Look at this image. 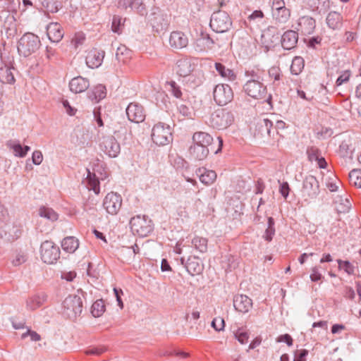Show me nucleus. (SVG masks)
Here are the masks:
<instances>
[{
    "instance_id": "9d476101",
    "label": "nucleus",
    "mask_w": 361,
    "mask_h": 361,
    "mask_svg": "<svg viewBox=\"0 0 361 361\" xmlns=\"http://www.w3.org/2000/svg\"><path fill=\"white\" fill-rule=\"evenodd\" d=\"M245 92L250 97L260 99L264 98L267 93V87L259 80L250 79L243 87Z\"/></svg>"
},
{
    "instance_id": "774afa93",
    "label": "nucleus",
    "mask_w": 361,
    "mask_h": 361,
    "mask_svg": "<svg viewBox=\"0 0 361 361\" xmlns=\"http://www.w3.org/2000/svg\"><path fill=\"white\" fill-rule=\"evenodd\" d=\"M27 336H30V338L33 341H38L41 339V336L39 334H38L37 332L32 331L30 329H28L27 332L22 334V338H25Z\"/></svg>"
},
{
    "instance_id": "6e6d98bb",
    "label": "nucleus",
    "mask_w": 361,
    "mask_h": 361,
    "mask_svg": "<svg viewBox=\"0 0 361 361\" xmlns=\"http://www.w3.org/2000/svg\"><path fill=\"white\" fill-rule=\"evenodd\" d=\"M129 52V50L127 49V47L124 45H121L117 48L116 52V59L118 61H123L124 59L122 57L123 55H127Z\"/></svg>"
},
{
    "instance_id": "ddd939ff",
    "label": "nucleus",
    "mask_w": 361,
    "mask_h": 361,
    "mask_svg": "<svg viewBox=\"0 0 361 361\" xmlns=\"http://www.w3.org/2000/svg\"><path fill=\"white\" fill-rule=\"evenodd\" d=\"M152 16L151 24L156 32L160 33L168 29L171 20L170 15L159 11L158 12H154Z\"/></svg>"
},
{
    "instance_id": "13d9d810",
    "label": "nucleus",
    "mask_w": 361,
    "mask_h": 361,
    "mask_svg": "<svg viewBox=\"0 0 361 361\" xmlns=\"http://www.w3.org/2000/svg\"><path fill=\"white\" fill-rule=\"evenodd\" d=\"M308 353L309 352L306 349L295 350L294 361H306V357L308 355Z\"/></svg>"
},
{
    "instance_id": "a878e982",
    "label": "nucleus",
    "mask_w": 361,
    "mask_h": 361,
    "mask_svg": "<svg viewBox=\"0 0 361 361\" xmlns=\"http://www.w3.org/2000/svg\"><path fill=\"white\" fill-rule=\"evenodd\" d=\"M274 126V121L269 118L260 119L256 126V130L258 133L262 136L267 135L272 137V128Z\"/></svg>"
},
{
    "instance_id": "3c124183",
    "label": "nucleus",
    "mask_w": 361,
    "mask_h": 361,
    "mask_svg": "<svg viewBox=\"0 0 361 361\" xmlns=\"http://www.w3.org/2000/svg\"><path fill=\"white\" fill-rule=\"evenodd\" d=\"M341 202L337 205L336 209L340 213H345L349 211L351 207V203L348 198L343 200L341 198Z\"/></svg>"
},
{
    "instance_id": "7ed1b4c3",
    "label": "nucleus",
    "mask_w": 361,
    "mask_h": 361,
    "mask_svg": "<svg viewBox=\"0 0 361 361\" xmlns=\"http://www.w3.org/2000/svg\"><path fill=\"white\" fill-rule=\"evenodd\" d=\"M40 46V40L38 36L30 32L23 35L18 44V51L25 57L35 53Z\"/></svg>"
},
{
    "instance_id": "412c9836",
    "label": "nucleus",
    "mask_w": 361,
    "mask_h": 361,
    "mask_svg": "<svg viewBox=\"0 0 361 361\" xmlns=\"http://www.w3.org/2000/svg\"><path fill=\"white\" fill-rule=\"evenodd\" d=\"M0 18L2 21V27L8 35H12L16 31V18L12 13L8 11H2L0 13Z\"/></svg>"
},
{
    "instance_id": "58836bf2",
    "label": "nucleus",
    "mask_w": 361,
    "mask_h": 361,
    "mask_svg": "<svg viewBox=\"0 0 361 361\" xmlns=\"http://www.w3.org/2000/svg\"><path fill=\"white\" fill-rule=\"evenodd\" d=\"M87 171V181L90 188V190H92L96 195H98L100 192L99 180L94 173H92L88 169Z\"/></svg>"
},
{
    "instance_id": "dca6fc26",
    "label": "nucleus",
    "mask_w": 361,
    "mask_h": 361,
    "mask_svg": "<svg viewBox=\"0 0 361 361\" xmlns=\"http://www.w3.org/2000/svg\"><path fill=\"white\" fill-rule=\"evenodd\" d=\"M169 45L173 49H182L185 48L189 43L188 35L182 31H173L169 36Z\"/></svg>"
},
{
    "instance_id": "20e7f679",
    "label": "nucleus",
    "mask_w": 361,
    "mask_h": 361,
    "mask_svg": "<svg viewBox=\"0 0 361 361\" xmlns=\"http://www.w3.org/2000/svg\"><path fill=\"white\" fill-rule=\"evenodd\" d=\"M131 231L140 237L148 235L153 231L152 220L145 215H137L131 218L130 221Z\"/></svg>"
},
{
    "instance_id": "79ce46f5",
    "label": "nucleus",
    "mask_w": 361,
    "mask_h": 361,
    "mask_svg": "<svg viewBox=\"0 0 361 361\" xmlns=\"http://www.w3.org/2000/svg\"><path fill=\"white\" fill-rule=\"evenodd\" d=\"M216 178V173L212 170H204L200 176V181L205 185H211Z\"/></svg>"
},
{
    "instance_id": "2f4dec72",
    "label": "nucleus",
    "mask_w": 361,
    "mask_h": 361,
    "mask_svg": "<svg viewBox=\"0 0 361 361\" xmlns=\"http://www.w3.org/2000/svg\"><path fill=\"white\" fill-rule=\"evenodd\" d=\"M0 81L3 83L11 84L15 82L14 75L11 67L4 63H0Z\"/></svg>"
},
{
    "instance_id": "4468645a",
    "label": "nucleus",
    "mask_w": 361,
    "mask_h": 361,
    "mask_svg": "<svg viewBox=\"0 0 361 361\" xmlns=\"http://www.w3.org/2000/svg\"><path fill=\"white\" fill-rule=\"evenodd\" d=\"M126 115L130 121L139 123L145 118V112L142 105L136 102L130 103L126 108Z\"/></svg>"
},
{
    "instance_id": "393cba45",
    "label": "nucleus",
    "mask_w": 361,
    "mask_h": 361,
    "mask_svg": "<svg viewBox=\"0 0 361 361\" xmlns=\"http://www.w3.org/2000/svg\"><path fill=\"white\" fill-rule=\"evenodd\" d=\"M298 40V32L288 30L281 36V45L284 49L290 50L296 46Z\"/></svg>"
},
{
    "instance_id": "6ab92c4d",
    "label": "nucleus",
    "mask_w": 361,
    "mask_h": 361,
    "mask_svg": "<svg viewBox=\"0 0 361 361\" xmlns=\"http://www.w3.org/2000/svg\"><path fill=\"white\" fill-rule=\"evenodd\" d=\"M118 8L123 9L130 8L136 11L141 16L147 13V10L143 0H119L118 3Z\"/></svg>"
},
{
    "instance_id": "603ef678",
    "label": "nucleus",
    "mask_w": 361,
    "mask_h": 361,
    "mask_svg": "<svg viewBox=\"0 0 361 361\" xmlns=\"http://www.w3.org/2000/svg\"><path fill=\"white\" fill-rule=\"evenodd\" d=\"M169 85V91L172 93V94L176 98H180L182 95V92L180 87L176 84L174 81H171L168 82Z\"/></svg>"
},
{
    "instance_id": "bb28decb",
    "label": "nucleus",
    "mask_w": 361,
    "mask_h": 361,
    "mask_svg": "<svg viewBox=\"0 0 361 361\" xmlns=\"http://www.w3.org/2000/svg\"><path fill=\"white\" fill-rule=\"evenodd\" d=\"M191 62L187 59H181L176 63V73L181 77H185L192 71Z\"/></svg>"
},
{
    "instance_id": "9b49d317",
    "label": "nucleus",
    "mask_w": 361,
    "mask_h": 361,
    "mask_svg": "<svg viewBox=\"0 0 361 361\" xmlns=\"http://www.w3.org/2000/svg\"><path fill=\"white\" fill-rule=\"evenodd\" d=\"M121 205V196L114 192L108 193L103 201L104 208L107 213L111 215L116 214L120 210Z\"/></svg>"
},
{
    "instance_id": "c03bdc74",
    "label": "nucleus",
    "mask_w": 361,
    "mask_h": 361,
    "mask_svg": "<svg viewBox=\"0 0 361 361\" xmlns=\"http://www.w3.org/2000/svg\"><path fill=\"white\" fill-rule=\"evenodd\" d=\"M349 180L350 184L357 188H361V171L353 169L349 173Z\"/></svg>"
},
{
    "instance_id": "37998d69",
    "label": "nucleus",
    "mask_w": 361,
    "mask_h": 361,
    "mask_svg": "<svg viewBox=\"0 0 361 361\" xmlns=\"http://www.w3.org/2000/svg\"><path fill=\"white\" fill-rule=\"evenodd\" d=\"M79 240L74 236H68L61 241V248H78Z\"/></svg>"
},
{
    "instance_id": "f3484780",
    "label": "nucleus",
    "mask_w": 361,
    "mask_h": 361,
    "mask_svg": "<svg viewBox=\"0 0 361 361\" xmlns=\"http://www.w3.org/2000/svg\"><path fill=\"white\" fill-rule=\"evenodd\" d=\"M315 27V20L310 16H305L298 19L296 29L302 35H310L314 32Z\"/></svg>"
},
{
    "instance_id": "8fccbe9b",
    "label": "nucleus",
    "mask_w": 361,
    "mask_h": 361,
    "mask_svg": "<svg viewBox=\"0 0 361 361\" xmlns=\"http://www.w3.org/2000/svg\"><path fill=\"white\" fill-rule=\"evenodd\" d=\"M307 154L308 159L310 161H313L319 159V157L321 155V152L316 147H310L307 149Z\"/></svg>"
},
{
    "instance_id": "49530a36",
    "label": "nucleus",
    "mask_w": 361,
    "mask_h": 361,
    "mask_svg": "<svg viewBox=\"0 0 361 361\" xmlns=\"http://www.w3.org/2000/svg\"><path fill=\"white\" fill-rule=\"evenodd\" d=\"M235 338L241 343L245 344L247 343L249 339V333L243 329H238L235 333Z\"/></svg>"
},
{
    "instance_id": "de8ad7c7",
    "label": "nucleus",
    "mask_w": 361,
    "mask_h": 361,
    "mask_svg": "<svg viewBox=\"0 0 361 361\" xmlns=\"http://www.w3.org/2000/svg\"><path fill=\"white\" fill-rule=\"evenodd\" d=\"M125 20L118 16H114L112 19L111 29L114 32L120 33L121 27L123 26Z\"/></svg>"
},
{
    "instance_id": "f03ea898",
    "label": "nucleus",
    "mask_w": 361,
    "mask_h": 361,
    "mask_svg": "<svg viewBox=\"0 0 361 361\" xmlns=\"http://www.w3.org/2000/svg\"><path fill=\"white\" fill-rule=\"evenodd\" d=\"M234 120L235 116L232 111L226 109H219L212 114L209 122L212 128L224 130L231 126Z\"/></svg>"
},
{
    "instance_id": "052dcab7",
    "label": "nucleus",
    "mask_w": 361,
    "mask_h": 361,
    "mask_svg": "<svg viewBox=\"0 0 361 361\" xmlns=\"http://www.w3.org/2000/svg\"><path fill=\"white\" fill-rule=\"evenodd\" d=\"M106 350V348L104 346H96L87 349L85 353L89 355H99L105 352Z\"/></svg>"
},
{
    "instance_id": "a211bd4d",
    "label": "nucleus",
    "mask_w": 361,
    "mask_h": 361,
    "mask_svg": "<svg viewBox=\"0 0 361 361\" xmlns=\"http://www.w3.org/2000/svg\"><path fill=\"white\" fill-rule=\"evenodd\" d=\"M180 261L181 264L185 266L188 273L191 275L198 274L202 270V267L200 264V259L195 255L189 256L187 258L181 257Z\"/></svg>"
},
{
    "instance_id": "a19ab883",
    "label": "nucleus",
    "mask_w": 361,
    "mask_h": 361,
    "mask_svg": "<svg viewBox=\"0 0 361 361\" xmlns=\"http://www.w3.org/2000/svg\"><path fill=\"white\" fill-rule=\"evenodd\" d=\"M304 68V60L300 56H295L290 66V72L293 75H298Z\"/></svg>"
},
{
    "instance_id": "b1692460",
    "label": "nucleus",
    "mask_w": 361,
    "mask_h": 361,
    "mask_svg": "<svg viewBox=\"0 0 361 361\" xmlns=\"http://www.w3.org/2000/svg\"><path fill=\"white\" fill-rule=\"evenodd\" d=\"M89 86V80L82 76L73 78L69 82L70 90L75 94L85 92Z\"/></svg>"
},
{
    "instance_id": "338daca9",
    "label": "nucleus",
    "mask_w": 361,
    "mask_h": 361,
    "mask_svg": "<svg viewBox=\"0 0 361 361\" xmlns=\"http://www.w3.org/2000/svg\"><path fill=\"white\" fill-rule=\"evenodd\" d=\"M43 160V156L40 151L35 150L32 153V161L35 165H39Z\"/></svg>"
},
{
    "instance_id": "f257e3e1",
    "label": "nucleus",
    "mask_w": 361,
    "mask_h": 361,
    "mask_svg": "<svg viewBox=\"0 0 361 361\" xmlns=\"http://www.w3.org/2000/svg\"><path fill=\"white\" fill-rule=\"evenodd\" d=\"M192 145L189 148V154L195 160H204L209 153V147L213 142V137L205 132H196L192 135Z\"/></svg>"
},
{
    "instance_id": "423d86ee",
    "label": "nucleus",
    "mask_w": 361,
    "mask_h": 361,
    "mask_svg": "<svg viewBox=\"0 0 361 361\" xmlns=\"http://www.w3.org/2000/svg\"><path fill=\"white\" fill-rule=\"evenodd\" d=\"M210 27L216 32H227L232 25V21L228 14L224 11H218L211 16Z\"/></svg>"
},
{
    "instance_id": "e433bc0d",
    "label": "nucleus",
    "mask_w": 361,
    "mask_h": 361,
    "mask_svg": "<svg viewBox=\"0 0 361 361\" xmlns=\"http://www.w3.org/2000/svg\"><path fill=\"white\" fill-rule=\"evenodd\" d=\"M106 97V88L102 85H97L91 92H88V97L92 101L98 102Z\"/></svg>"
},
{
    "instance_id": "69168bd1",
    "label": "nucleus",
    "mask_w": 361,
    "mask_h": 361,
    "mask_svg": "<svg viewBox=\"0 0 361 361\" xmlns=\"http://www.w3.org/2000/svg\"><path fill=\"white\" fill-rule=\"evenodd\" d=\"M286 128V123L281 120H277L275 121L272 128V137L274 136L275 133L278 134L279 130H283Z\"/></svg>"
},
{
    "instance_id": "ea45409f",
    "label": "nucleus",
    "mask_w": 361,
    "mask_h": 361,
    "mask_svg": "<svg viewBox=\"0 0 361 361\" xmlns=\"http://www.w3.org/2000/svg\"><path fill=\"white\" fill-rule=\"evenodd\" d=\"M105 312V304L102 299L96 300L92 305L91 313L94 317H99Z\"/></svg>"
},
{
    "instance_id": "4d7b16f0",
    "label": "nucleus",
    "mask_w": 361,
    "mask_h": 361,
    "mask_svg": "<svg viewBox=\"0 0 361 361\" xmlns=\"http://www.w3.org/2000/svg\"><path fill=\"white\" fill-rule=\"evenodd\" d=\"M350 151L349 141L343 140L339 146V153L341 157H347Z\"/></svg>"
},
{
    "instance_id": "72a5a7b5",
    "label": "nucleus",
    "mask_w": 361,
    "mask_h": 361,
    "mask_svg": "<svg viewBox=\"0 0 361 361\" xmlns=\"http://www.w3.org/2000/svg\"><path fill=\"white\" fill-rule=\"evenodd\" d=\"M10 149H13V154L16 157H24L26 156L27 152L30 149L29 146H23L20 142L11 141L8 143Z\"/></svg>"
},
{
    "instance_id": "09e8293b",
    "label": "nucleus",
    "mask_w": 361,
    "mask_h": 361,
    "mask_svg": "<svg viewBox=\"0 0 361 361\" xmlns=\"http://www.w3.org/2000/svg\"><path fill=\"white\" fill-rule=\"evenodd\" d=\"M338 264L339 269H343L348 274H353L354 273V267L349 261L338 259Z\"/></svg>"
},
{
    "instance_id": "c85d7f7f",
    "label": "nucleus",
    "mask_w": 361,
    "mask_h": 361,
    "mask_svg": "<svg viewBox=\"0 0 361 361\" xmlns=\"http://www.w3.org/2000/svg\"><path fill=\"white\" fill-rule=\"evenodd\" d=\"M47 295L44 293L30 297L26 302L27 308L31 310H36L47 300Z\"/></svg>"
},
{
    "instance_id": "c9c22d12",
    "label": "nucleus",
    "mask_w": 361,
    "mask_h": 361,
    "mask_svg": "<svg viewBox=\"0 0 361 361\" xmlns=\"http://www.w3.org/2000/svg\"><path fill=\"white\" fill-rule=\"evenodd\" d=\"M38 214L40 217L47 219L51 222L56 221L58 218V214L51 208L42 206L38 210Z\"/></svg>"
},
{
    "instance_id": "5fc2aeb1",
    "label": "nucleus",
    "mask_w": 361,
    "mask_h": 361,
    "mask_svg": "<svg viewBox=\"0 0 361 361\" xmlns=\"http://www.w3.org/2000/svg\"><path fill=\"white\" fill-rule=\"evenodd\" d=\"M211 325L216 331H220L224 329V319L221 317L214 318Z\"/></svg>"
},
{
    "instance_id": "2eb2a0df",
    "label": "nucleus",
    "mask_w": 361,
    "mask_h": 361,
    "mask_svg": "<svg viewBox=\"0 0 361 361\" xmlns=\"http://www.w3.org/2000/svg\"><path fill=\"white\" fill-rule=\"evenodd\" d=\"M100 147L105 154L113 158L116 157L121 151L119 143L113 136L104 137Z\"/></svg>"
},
{
    "instance_id": "7c9ffc66",
    "label": "nucleus",
    "mask_w": 361,
    "mask_h": 361,
    "mask_svg": "<svg viewBox=\"0 0 361 361\" xmlns=\"http://www.w3.org/2000/svg\"><path fill=\"white\" fill-rule=\"evenodd\" d=\"M214 44V41L207 33H201L200 37L197 39L196 47L200 51H205L207 49H212Z\"/></svg>"
},
{
    "instance_id": "aec40b11",
    "label": "nucleus",
    "mask_w": 361,
    "mask_h": 361,
    "mask_svg": "<svg viewBox=\"0 0 361 361\" xmlns=\"http://www.w3.org/2000/svg\"><path fill=\"white\" fill-rule=\"evenodd\" d=\"M233 306L236 311L247 313L252 307V300L245 295H236L233 298Z\"/></svg>"
},
{
    "instance_id": "6e6552de",
    "label": "nucleus",
    "mask_w": 361,
    "mask_h": 361,
    "mask_svg": "<svg viewBox=\"0 0 361 361\" xmlns=\"http://www.w3.org/2000/svg\"><path fill=\"white\" fill-rule=\"evenodd\" d=\"M152 139L157 145L169 144L172 140L170 126L164 123L154 125L152 130Z\"/></svg>"
},
{
    "instance_id": "a18cd8bd",
    "label": "nucleus",
    "mask_w": 361,
    "mask_h": 361,
    "mask_svg": "<svg viewBox=\"0 0 361 361\" xmlns=\"http://www.w3.org/2000/svg\"><path fill=\"white\" fill-rule=\"evenodd\" d=\"M275 234L274 220L272 217H269L267 221V228L265 231L264 237L266 240L270 241L272 240Z\"/></svg>"
},
{
    "instance_id": "f704fd0d",
    "label": "nucleus",
    "mask_w": 361,
    "mask_h": 361,
    "mask_svg": "<svg viewBox=\"0 0 361 361\" xmlns=\"http://www.w3.org/2000/svg\"><path fill=\"white\" fill-rule=\"evenodd\" d=\"M341 20L342 16L339 13L336 11H331L326 17V23L328 26L334 30L338 28L341 25Z\"/></svg>"
},
{
    "instance_id": "4c0bfd02",
    "label": "nucleus",
    "mask_w": 361,
    "mask_h": 361,
    "mask_svg": "<svg viewBox=\"0 0 361 361\" xmlns=\"http://www.w3.org/2000/svg\"><path fill=\"white\" fill-rule=\"evenodd\" d=\"M273 18L280 23H286L290 16V11L286 7L275 11L272 13Z\"/></svg>"
},
{
    "instance_id": "4be33fe9",
    "label": "nucleus",
    "mask_w": 361,
    "mask_h": 361,
    "mask_svg": "<svg viewBox=\"0 0 361 361\" xmlns=\"http://www.w3.org/2000/svg\"><path fill=\"white\" fill-rule=\"evenodd\" d=\"M104 57V51H99L97 49L91 50L87 53L86 56V64L91 68H97L102 64Z\"/></svg>"
},
{
    "instance_id": "c756f323",
    "label": "nucleus",
    "mask_w": 361,
    "mask_h": 361,
    "mask_svg": "<svg viewBox=\"0 0 361 361\" xmlns=\"http://www.w3.org/2000/svg\"><path fill=\"white\" fill-rule=\"evenodd\" d=\"M276 28L274 27H269L264 30L262 35V40L266 47H269L276 43L279 39V36L275 35Z\"/></svg>"
},
{
    "instance_id": "5701e85b",
    "label": "nucleus",
    "mask_w": 361,
    "mask_h": 361,
    "mask_svg": "<svg viewBox=\"0 0 361 361\" xmlns=\"http://www.w3.org/2000/svg\"><path fill=\"white\" fill-rule=\"evenodd\" d=\"M47 33L49 39L53 42H59L63 37L64 32L58 23H50L47 26Z\"/></svg>"
},
{
    "instance_id": "1a4fd4ad",
    "label": "nucleus",
    "mask_w": 361,
    "mask_h": 361,
    "mask_svg": "<svg viewBox=\"0 0 361 361\" xmlns=\"http://www.w3.org/2000/svg\"><path fill=\"white\" fill-rule=\"evenodd\" d=\"M213 97L218 105L224 106L232 101L233 92L228 85L218 84L214 89Z\"/></svg>"
},
{
    "instance_id": "0eeeda50",
    "label": "nucleus",
    "mask_w": 361,
    "mask_h": 361,
    "mask_svg": "<svg viewBox=\"0 0 361 361\" xmlns=\"http://www.w3.org/2000/svg\"><path fill=\"white\" fill-rule=\"evenodd\" d=\"M302 196L304 201L310 202L319 194V185L317 179L312 175L306 176L303 180Z\"/></svg>"
},
{
    "instance_id": "e2e57ef3",
    "label": "nucleus",
    "mask_w": 361,
    "mask_h": 361,
    "mask_svg": "<svg viewBox=\"0 0 361 361\" xmlns=\"http://www.w3.org/2000/svg\"><path fill=\"white\" fill-rule=\"evenodd\" d=\"M276 342H278V343L283 342V343H286L288 346H291V345H293V340L292 337L290 336V335H289L288 334H285L281 335L279 337H277Z\"/></svg>"
},
{
    "instance_id": "39448f33",
    "label": "nucleus",
    "mask_w": 361,
    "mask_h": 361,
    "mask_svg": "<svg viewBox=\"0 0 361 361\" xmlns=\"http://www.w3.org/2000/svg\"><path fill=\"white\" fill-rule=\"evenodd\" d=\"M63 314L71 319L80 316L82 311V300L78 295H70L63 302Z\"/></svg>"
},
{
    "instance_id": "473e14b6",
    "label": "nucleus",
    "mask_w": 361,
    "mask_h": 361,
    "mask_svg": "<svg viewBox=\"0 0 361 361\" xmlns=\"http://www.w3.org/2000/svg\"><path fill=\"white\" fill-rule=\"evenodd\" d=\"M214 67L217 73L222 78H228L231 81H233L236 78V75L234 73L233 71L229 68H227L224 64L221 63L216 62L214 64Z\"/></svg>"
},
{
    "instance_id": "0e129e2a",
    "label": "nucleus",
    "mask_w": 361,
    "mask_h": 361,
    "mask_svg": "<svg viewBox=\"0 0 361 361\" xmlns=\"http://www.w3.org/2000/svg\"><path fill=\"white\" fill-rule=\"evenodd\" d=\"M323 279L322 274L319 271V268L314 267L312 269V273L310 274V279L312 281L317 282Z\"/></svg>"
},
{
    "instance_id": "cd10ccee",
    "label": "nucleus",
    "mask_w": 361,
    "mask_h": 361,
    "mask_svg": "<svg viewBox=\"0 0 361 361\" xmlns=\"http://www.w3.org/2000/svg\"><path fill=\"white\" fill-rule=\"evenodd\" d=\"M40 256L43 262L51 264L60 257V250H40Z\"/></svg>"
},
{
    "instance_id": "f8f14e48",
    "label": "nucleus",
    "mask_w": 361,
    "mask_h": 361,
    "mask_svg": "<svg viewBox=\"0 0 361 361\" xmlns=\"http://www.w3.org/2000/svg\"><path fill=\"white\" fill-rule=\"evenodd\" d=\"M22 233V226L18 223L6 224L1 228L0 237L4 241L12 242L18 239Z\"/></svg>"
},
{
    "instance_id": "680f3d73",
    "label": "nucleus",
    "mask_w": 361,
    "mask_h": 361,
    "mask_svg": "<svg viewBox=\"0 0 361 361\" xmlns=\"http://www.w3.org/2000/svg\"><path fill=\"white\" fill-rule=\"evenodd\" d=\"M195 248H202L207 246V240L204 238L195 237L192 241Z\"/></svg>"
},
{
    "instance_id": "864d4df0",
    "label": "nucleus",
    "mask_w": 361,
    "mask_h": 361,
    "mask_svg": "<svg viewBox=\"0 0 361 361\" xmlns=\"http://www.w3.org/2000/svg\"><path fill=\"white\" fill-rule=\"evenodd\" d=\"M26 255L20 250L18 252L16 253L15 258L12 261V264L14 266H19L21 264L24 263L26 261Z\"/></svg>"
},
{
    "instance_id": "bf43d9fd",
    "label": "nucleus",
    "mask_w": 361,
    "mask_h": 361,
    "mask_svg": "<svg viewBox=\"0 0 361 361\" xmlns=\"http://www.w3.org/2000/svg\"><path fill=\"white\" fill-rule=\"evenodd\" d=\"M350 77V71H343L340 76L337 78L336 81V85L337 86H340L344 82H346L349 80V78Z\"/></svg>"
}]
</instances>
